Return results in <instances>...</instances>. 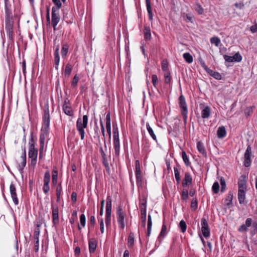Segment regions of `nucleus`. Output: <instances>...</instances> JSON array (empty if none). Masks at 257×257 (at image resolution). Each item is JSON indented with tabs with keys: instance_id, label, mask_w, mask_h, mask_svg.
Listing matches in <instances>:
<instances>
[{
	"instance_id": "1",
	"label": "nucleus",
	"mask_w": 257,
	"mask_h": 257,
	"mask_svg": "<svg viewBox=\"0 0 257 257\" xmlns=\"http://www.w3.org/2000/svg\"><path fill=\"white\" fill-rule=\"evenodd\" d=\"M50 117L48 103L45 104L44 112L42 116V126L41 129L40 143L41 147L43 148L45 140L49 132Z\"/></svg>"
},
{
	"instance_id": "2",
	"label": "nucleus",
	"mask_w": 257,
	"mask_h": 257,
	"mask_svg": "<svg viewBox=\"0 0 257 257\" xmlns=\"http://www.w3.org/2000/svg\"><path fill=\"white\" fill-rule=\"evenodd\" d=\"M88 124V116L84 115L82 119L78 118L76 122V128L79 132L82 140H84L85 132L84 129L86 128Z\"/></svg>"
},
{
	"instance_id": "3",
	"label": "nucleus",
	"mask_w": 257,
	"mask_h": 257,
	"mask_svg": "<svg viewBox=\"0 0 257 257\" xmlns=\"http://www.w3.org/2000/svg\"><path fill=\"white\" fill-rule=\"evenodd\" d=\"M179 103L184 123H186L188 114V108L185 97L182 94H181L179 98Z\"/></svg>"
},
{
	"instance_id": "4",
	"label": "nucleus",
	"mask_w": 257,
	"mask_h": 257,
	"mask_svg": "<svg viewBox=\"0 0 257 257\" xmlns=\"http://www.w3.org/2000/svg\"><path fill=\"white\" fill-rule=\"evenodd\" d=\"M111 197L107 196L106 198L105 216V224L107 227H108L110 225L111 223Z\"/></svg>"
},
{
	"instance_id": "5",
	"label": "nucleus",
	"mask_w": 257,
	"mask_h": 257,
	"mask_svg": "<svg viewBox=\"0 0 257 257\" xmlns=\"http://www.w3.org/2000/svg\"><path fill=\"white\" fill-rule=\"evenodd\" d=\"M116 215L117 222L119 224V226L121 229H123L125 226L124 220L126 216V214L122 210V207L120 206H118L117 209Z\"/></svg>"
},
{
	"instance_id": "6",
	"label": "nucleus",
	"mask_w": 257,
	"mask_h": 257,
	"mask_svg": "<svg viewBox=\"0 0 257 257\" xmlns=\"http://www.w3.org/2000/svg\"><path fill=\"white\" fill-rule=\"evenodd\" d=\"M54 42V67L56 70L58 69L59 62H60V56H59V44H57V40L55 39Z\"/></svg>"
},
{
	"instance_id": "7",
	"label": "nucleus",
	"mask_w": 257,
	"mask_h": 257,
	"mask_svg": "<svg viewBox=\"0 0 257 257\" xmlns=\"http://www.w3.org/2000/svg\"><path fill=\"white\" fill-rule=\"evenodd\" d=\"M251 148L248 145L244 155V165L246 167H248L251 165Z\"/></svg>"
},
{
	"instance_id": "8",
	"label": "nucleus",
	"mask_w": 257,
	"mask_h": 257,
	"mask_svg": "<svg viewBox=\"0 0 257 257\" xmlns=\"http://www.w3.org/2000/svg\"><path fill=\"white\" fill-rule=\"evenodd\" d=\"M201 231L203 236L207 238L210 235V229L207 220L205 218L201 219Z\"/></svg>"
},
{
	"instance_id": "9",
	"label": "nucleus",
	"mask_w": 257,
	"mask_h": 257,
	"mask_svg": "<svg viewBox=\"0 0 257 257\" xmlns=\"http://www.w3.org/2000/svg\"><path fill=\"white\" fill-rule=\"evenodd\" d=\"M223 58L225 61L227 62H239L242 60V56L239 52L235 53L233 56H229L225 54L223 55Z\"/></svg>"
},
{
	"instance_id": "10",
	"label": "nucleus",
	"mask_w": 257,
	"mask_h": 257,
	"mask_svg": "<svg viewBox=\"0 0 257 257\" xmlns=\"http://www.w3.org/2000/svg\"><path fill=\"white\" fill-rule=\"evenodd\" d=\"M50 181V173L49 171H47L45 173L44 178V186L43 187V190L45 194H47L49 190V182Z\"/></svg>"
},
{
	"instance_id": "11",
	"label": "nucleus",
	"mask_w": 257,
	"mask_h": 257,
	"mask_svg": "<svg viewBox=\"0 0 257 257\" xmlns=\"http://www.w3.org/2000/svg\"><path fill=\"white\" fill-rule=\"evenodd\" d=\"M10 192L11 197L13 199V202L15 205L19 204V200L17 197V194L16 192V188L15 184L12 183L10 186Z\"/></svg>"
},
{
	"instance_id": "12",
	"label": "nucleus",
	"mask_w": 257,
	"mask_h": 257,
	"mask_svg": "<svg viewBox=\"0 0 257 257\" xmlns=\"http://www.w3.org/2000/svg\"><path fill=\"white\" fill-rule=\"evenodd\" d=\"M56 8L53 7L52 9V25L55 30L56 27L60 21V18L58 14H56Z\"/></svg>"
},
{
	"instance_id": "13",
	"label": "nucleus",
	"mask_w": 257,
	"mask_h": 257,
	"mask_svg": "<svg viewBox=\"0 0 257 257\" xmlns=\"http://www.w3.org/2000/svg\"><path fill=\"white\" fill-rule=\"evenodd\" d=\"M6 30L7 36L11 40L13 39V25L12 22L10 21H6Z\"/></svg>"
},
{
	"instance_id": "14",
	"label": "nucleus",
	"mask_w": 257,
	"mask_h": 257,
	"mask_svg": "<svg viewBox=\"0 0 257 257\" xmlns=\"http://www.w3.org/2000/svg\"><path fill=\"white\" fill-rule=\"evenodd\" d=\"M38 150L35 148L34 145L31 144L29 151V157L30 159H37Z\"/></svg>"
},
{
	"instance_id": "15",
	"label": "nucleus",
	"mask_w": 257,
	"mask_h": 257,
	"mask_svg": "<svg viewBox=\"0 0 257 257\" xmlns=\"http://www.w3.org/2000/svg\"><path fill=\"white\" fill-rule=\"evenodd\" d=\"M238 189L246 190V180L244 175H241L238 182Z\"/></svg>"
},
{
	"instance_id": "16",
	"label": "nucleus",
	"mask_w": 257,
	"mask_h": 257,
	"mask_svg": "<svg viewBox=\"0 0 257 257\" xmlns=\"http://www.w3.org/2000/svg\"><path fill=\"white\" fill-rule=\"evenodd\" d=\"M246 190H238L237 197L240 204H242L244 203L245 199V194Z\"/></svg>"
},
{
	"instance_id": "17",
	"label": "nucleus",
	"mask_w": 257,
	"mask_h": 257,
	"mask_svg": "<svg viewBox=\"0 0 257 257\" xmlns=\"http://www.w3.org/2000/svg\"><path fill=\"white\" fill-rule=\"evenodd\" d=\"M192 178L190 174L188 172L185 173V177L182 182V186L185 187L191 184Z\"/></svg>"
},
{
	"instance_id": "18",
	"label": "nucleus",
	"mask_w": 257,
	"mask_h": 257,
	"mask_svg": "<svg viewBox=\"0 0 257 257\" xmlns=\"http://www.w3.org/2000/svg\"><path fill=\"white\" fill-rule=\"evenodd\" d=\"M233 198V194L232 191H229L228 193V194L227 196L226 197L225 199V203L226 205L228 207L230 208L231 206H232V199Z\"/></svg>"
},
{
	"instance_id": "19",
	"label": "nucleus",
	"mask_w": 257,
	"mask_h": 257,
	"mask_svg": "<svg viewBox=\"0 0 257 257\" xmlns=\"http://www.w3.org/2000/svg\"><path fill=\"white\" fill-rule=\"evenodd\" d=\"M69 101L65 99V114L72 116L74 114L73 110L69 104Z\"/></svg>"
},
{
	"instance_id": "20",
	"label": "nucleus",
	"mask_w": 257,
	"mask_h": 257,
	"mask_svg": "<svg viewBox=\"0 0 257 257\" xmlns=\"http://www.w3.org/2000/svg\"><path fill=\"white\" fill-rule=\"evenodd\" d=\"M197 148L199 153L201 154L203 157H207V153L206 152V150L204 148L203 144L200 141L198 142Z\"/></svg>"
},
{
	"instance_id": "21",
	"label": "nucleus",
	"mask_w": 257,
	"mask_h": 257,
	"mask_svg": "<svg viewBox=\"0 0 257 257\" xmlns=\"http://www.w3.org/2000/svg\"><path fill=\"white\" fill-rule=\"evenodd\" d=\"M146 3L147 11L149 15V19L150 21H152L153 15L152 10L151 0H146Z\"/></svg>"
},
{
	"instance_id": "22",
	"label": "nucleus",
	"mask_w": 257,
	"mask_h": 257,
	"mask_svg": "<svg viewBox=\"0 0 257 257\" xmlns=\"http://www.w3.org/2000/svg\"><path fill=\"white\" fill-rule=\"evenodd\" d=\"M52 215H53V222L54 224L58 223L59 221V216H58V209L57 208L53 207L52 210Z\"/></svg>"
},
{
	"instance_id": "23",
	"label": "nucleus",
	"mask_w": 257,
	"mask_h": 257,
	"mask_svg": "<svg viewBox=\"0 0 257 257\" xmlns=\"http://www.w3.org/2000/svg\"><path fill=\"white\" fill-rule=\"evenodd\" d=\"M206 72H207L208 74H209L210 75L214 77L215 79L217 80L221 79L222 76L219 73L217 72H215L210 69L209 68L208 70H207Z\"/></svg>"
},
{
	"instance_id": "24",
	"label": "nucleus",
	"mask_w": 257,
	"mask_h": 257,
	"mask_svg": "<svg viewBox=\"0 0 257 257\" xmlns=\"http://www.w3.org/2000/svg\"><path fill=\"white\" fill-rule=\"evenodd\" d=\"M144 38L146 40L151 39V29L149 26H145L144 29Z\"/></svg>"
},
{
	"instance_id": "25",
	"label": "nucleus",
	"mask_w": 257,
	"mask_h": 257,
	"mask_svg": "<svg viewBox=\"0 0 257 257\" xmlns=\"http://www.w3.org/2000/svg\"><path fill=\"white\" fill-rule=\"evenodd\" d=\"M226 130L224 126L219 127L217 131V135L219 138H222L226 135Z\"/></svg>"
},
{
	"instance_id": "26",
	"label": "nucleus",
	"mask_w": 257,
	"mask_h": 257,
	"mask_svg": "<svg viewBox=\"0 0 257 257\" xmlns=\"http://www.w3.org/2000/svg\"><path fill=\"white\" fill-rule=\"evenodd\" d=\"M56 91L57 92V93H58V102H59V105H61L63 111H64V101L63 100L61 91L60 89V95H59V93H58L59 89L58 88H56Z\"/></svg>"
},
{
	"instance_id": "27",
	"label": "nucleus",
	"mask_w": 257,
	"mask_h": 257,
	"mask_svg": "<svg viewBox=\"0 0 257 257\" xmlns=\"http://www.w3.org/2000/svg\"><path fill=\"white\" fill-rule=\"evenodd\" d=\"M210 114V109L209 106H206L201 111V116L203 118H208Z\"/></svg>"
},
{
	"instance_id": "28",
	"label": "nucleus",
	"mask_w": 257,
	"mask_h": 257,
	"mask_svg": "<svg viewBox=\"0 0 257 257\" xmlns=\"http://www.w3.org/2000/svg\"><path fill=\"white\" fill-rule=\"evenodd\" d=\"M152 222L151 219V216L149 214L148 217V224H147V236H149L151 234L152 229Z\"/></svg>"
},
{
	"instance_id": "29",
	"label": "nucleus",
	"mask_w": 257,
	"mask_h": 257,
	"mask_svg": "<svg viewBox=\"0 0 257 257\" xmlns=\"http://www.w3.org/2000/svg\"><path fill=\"white\" fill-rule=\"evenodd\" d=\"M137 185L138 187H142L143 180L141 173H136Z\"/></svg>"
},
{
	"instance_id": "30",
	"label": "nucleus",
	"mask_w": 257,
	"mask_h": 257,
	"mask_svg": "<svg viewBox=\"0 0 257 257\" xmlns=\"http://www.w3.org/2000/svg\"><path fill=\"white\" fill-rule=\"evenodd\" d=\"M97 244L95 241H91L89 242V249L90 253H93L95 251Z\"/></svg>"
},
{
	"instance_id": "31",
	"label": "nucleus",
	"mask_w": 257,
	"mask_h": 257,
	"mask_svg": "<svg viewBox=\"0 0 257 257\" xmlns=\"http://www.w3.org/2000/svg\"><path fill=\"white\" fill-rule=\"evenodd\" d=\"M146 127H147V129L149 134L150 135V136H151L152 139L157 142L156 136L155 134H154L153 130H152V127L150 126L149 123H147Z\"/></svg>"
},
{
	"instance_id": "32",
	"label": "nucleus",
	"mask_w": 257,
	"mask_h": 257,
	"mask_svg": "<svg viewBox=\"0 0 257 257\" xmlns=\"http://www.w3.org/2000/svg\"><path fill=\"white\" fill-rule=\"evenodd\" d=\"M183 58L186 62L188 63H191L193 61V58L189 53H185L183 54Z\"/></svg>"
},
{
	"instance_id": "33",
	"label": "nucleus",
	"mask_w": 257,
	"mask_h": 257,
	"mask_svg": "<svg viewBox=\"0 0 257 257\" xmlns=\"http://www.w3.org/2000/svg\"><path fill=\"white\" fill-rule=\"evenodd\" d=\"M52 183L53 185H55L57 183V179H58V171L54 169L52 171Z\"/></svg>"
},
{
	"instance_id": "34",
	"label": "nucleus",
	"mask_w": 257,
	"mask_h": 257,
	"mask_svg": "<svg viewBox=\"0 0 257 257\" xmlns=\"http://www.w3.org/2000/svg\"><path fill=\"white\" fill-rule=\"evenodd\" d=\"M134 243V234L133 232H131L128 237L127 244L128 247H131Z\"/></svg>"
},
{
	"instance_id": "35",
	"label": "nucleus",
	"mask_w": 257,
	"mask_h": 257,
	"mask_svg": "<svg viewBox=\"0 0 257 257\" xmlns=\"http://www.w3.org/2000/svg\"><path fill=\"white\" fill-rule=\"evenodd\" d=\"M254 108L255 106L254 105L247 107L244 110L245 116L247 117L250 116L253 113Z\"/></svg>"
},
{
	"instance_id": "36",
	"label": "nucleus",
	"mask_w": 257,
	"mask_h": 257,
	"mask_svg": "<svg viewBox=\"0 0 257 257\" xmlns=\"http://www.w3.org/2000/svg\"><path fill=\"white\" fill-rule=\"evenodd\" d=\"M62 190V186L61 185H59L56 187V195H57V199L56 201L57 202H59L60 200V196H61V193Z\"/></svg>"
},
{
	"instance_id": "37",
	"label": "nucleus",
	"mask_w": 257,
	"mask_h": 257,
	"mask_svg": "<svg viewBox=\"0 0 257 257\" xmlns=\"http://www.w3.org/2000/svg\"><path fill=\"white\" fill-rule=\"evenodd\" d=\"M212 190L214 194H217L219 191V185L218 182H215L213 183Z\"/></svg>"
},
{
	"instance_id": "38",
	"label": "nucleus",
	"mask_w": 257,
	"mask_h": 257,
	"mask_svg": "<svg viewBox=\"0 0 257 257\" xmlns=\"http://www.w3.org/2000/svg\"><path fill=\"white\" fill-rule=\"evenodd\" d=\"M182 159L183 160V161H184V163L185 164V165L187 166H189L190 162H189L188 158L187 155L186 153H185V152L183 151L182 152Z\"/></svg>"
},
{
	"instance_id": "39",
	"label": "nucleus",
	"mask_w": 257,
	"mask_h": 257,
	"mask_svg": "<svg viewBox=\"0 0 257 257\" xmlns=\"http://www.w3.org/2000/svg\"><path fill=\"white\" fill-rule=\"evenodd\" d=\"M114 148L115 150V155L117 157H118L119 155L120 152V144L118 143H113Z\"/></svg>"
},
{
	"instance_id": "40",
	"label": "nucleus",
	"mask_w": 257,
	"mask_h": 257,
	"mask_svg": "<svg viewBox=\"0 0 257 257\" xmlns=\"http://www.w3.org/2000/svg\"><path fill=\"white\" fill-rule=\"evenodd\" d=\"M198 206V201L196 198H193L191 203V208L194 211L196 210Z\"/></svg>"
},
{
	"instance_id": "41",
	"label": "nucleus",
	"mask_w": 257,
	"mask_h": 257,
	"mask_svg": "<svg viewBox=\"0 0 257 257\" xmlns=\"http://www.w3.org/2000/svg\"><path fill=\"white\" fill-rule=\"evenodd\" d=\"M26 165V161H24L21 162V164H19L18 166V169L20 173L22 175L23 173V170Z\"/></svg>"
},
{
	"instance_id": "42",
	"label": "nucleus",
	"mask_w": 257,
	"mask_h": 257,
	"mask_svg": "<svg viewBox=\"0 0 257 257\" xmlns=\"http://www.w3.org/2000/svg\"><path fill=\"white\" fill-rule=\"evenodd\" d=\"M174 174H175V177L177 181V183L179 184L180 182V173L179 172L178 169L176 167L174 168Z\"/></svg>"
},
{
	"instance_id": "43",
	"label": "nucleus",
	"mask_w": 257,
	"mask_h": 257,
	"mask_svg": "<svg viewBox=\"0 0 257 257\" xmlns=\"http://www.w3.org/2000/svg\"><path fill=\"white\" fill-rule=\"evenodd\" d=\"M210 42L211 44H214L215 46L218 47L220 43V40L219 38L214 37L211 38Z\"/></svg>"
},
{
	"instance_id": "44",
	"label": "nucleus",
	"mask_w": 257,
	"mask_h": 257,
	"mask_svg": "<svg viewBox=\"0 0 257 257\" xmlns=\"http://www.w3.org/2000/svg\"><path fill=\"white\" fill-rule=\"evenodd\" d=\"M166 230H167V226L165 224H163L162 225L161 231L160 233L158 238H160L161 237L163 238L165 236Z\"/></svg>"
},
{
	"instance_id": "45",
	"label": "nucleus",
	"mask_w": 257,
	"mask_h": 257,
	"mask_svg": "<svg viewBox=\"0 0 257 257\" xmlns=\"http://www.w3.org/2000/svg\"><path fill=\"white\" fill-rule=\"evenodd\" d=\"M164 77H165V83L166 84H169L171 81V77L170 75V73L169 71H167V72H165L164 74Z\"/></svg>"
},
{
	"instance_id": "46",
	"label": "nucleus",
	"mask_w": 257,
	"mask_h": 257,
	"mask_svg": "<svg viewBox=\"0 0 257 257\" xmlns=\"http://www.w3.org/2000/svg\"><path fill=\"white\" fill-rule=\"evenodd\" d=\"M188 198V191L186 189H184L182 191L181 199L183 200H186Z\"/></svg>"
},
{
	"instance_id": "47",
	"label": "nucleus",
	"mask_w": 257,
	"mask_h": 257,
	"mask_svg": "<svg viewBox=\"0 0 257 257\" xmlns=\"http://www.w3.org/2000/svg\"><path fill=\"white\" fill-rule=\"evenodd\" d=\"M220 185H221V192H223L225 191L226 189V183L225 179L221 177L220 180Z\"/></svg>"
},
{
	"instance_id": "48",
	"label": "nucleus",
	"mask_w": 257,
	"mask_h": 257,
	"mask_svg": "<svg viewBox=\"0 0 257 257\" xmlns=\"http://www.w3.org/2000/svg\"><path fill=\"white\" fill-rule=\"evenodd\" d=\"M195 9L199 15H201L203 13V9L201 7V6L198 3L196 4L195 6Z\"/></svg>"
},
{
	"instance_id": "49",
	"label": "nucleus",
	"mask_w": 257,
	"mask_h": 257,
	"mask_svg": "<svg viewBox=\"0 0 257 257\" xmlns=\"http://www.w3.org/2000/svg\"><path fill=\"white\" fill-rule=\"evenodd\" d=\"M179 227H180V228L181 229V231L182 232L184 233L186 231V228H187V225H186V222L183 220H182L180 221V222L179 223Z\"/></svg>"
},
{
	"instance_id": "50",
	"label": "nucleus",
	"mask_w": 257,
	"mask_h": 257,
	"mask_svg": "<svg viewBox=\"0 0 257 257\" xmlns=\"http://www.w3.org/2000/svg\"><path fill=\"white\" fill-rule=\"evenodd\" d=\"M61 1L64 3V0H52L53 3L56 6L57 10L60 9L62 7Z\"/></svg>"
},
{
	"instance_id": "51",
	"label": "nucleus",
	"mask_w": 257,
	"mask_h": 257,
	"mask_svg": "<svg viewBox=\"0 0 257 257\" xmlns=\"http://www.w3.org/2000/svg\"><path fill=\"white\" fill-rule=\"evenodd\" d=\"M162 70L165 72H167V71H169L168 70V63L167 60H164L162 62Z\"/></svg>"
},
{
	"instance_id": "52",
	"label": "nucleus",
	"mask_w": 257,
	"mask_h": 257,
	"mask_svg": "<svg viewBox=\"0 0 257 257\" xmlns=\"http://www.w3.org/2000/svg\"><path fill=\"white\" fill-rule=\"evenodd\" d=\"M40 225L37 224V226L35 229L34 233V238H39L40 233Z\"/></svg>"
},
{
	"instance_id": "53",
	"label": "nucleus",
	"mask_w": 257,
	"mask_h": 257,
	"mask_svg": "<svg viewBox=\"0 0 257 257\" xmlns=\"http://www.w3.org/2000/svg\"><path fill=\"white\" fill-rule=\"evenodd\" d=\"M108 127H111V119L109 112L106 116V128Z\"/></svg>"
},
{
	"instance_id": "54",
	"label": "nucleus",
	"mask_w": 257,
	"mask_h": 257,
	"mask_svg": "<svg viewBox=\"0 0 257 257\" xmlns=\"http://www.w3.org/2000/svg\"><path fill=\"white\" fill-rule=\"evenodd\" d=\"M77 212L76 210H74L72 212V216L70 219V222L71 224H73L75 219L77 218Z\"/></svg>"
},
{
	"instance_id": "55",
	"label": "nucleus",
	"mask_w": 257,
	"mask_h": 257,
	"mask_svg": "<svg viewBox=\"0 0 257 257\" xmlns=\"http://www.w3.org/2000/svg\"><path fill=\"white\" fill-rule=\"evenodd\" d=\"M5 1V6L6 9V13L8 14L10 10V8L11 7V5L9 2V0H4Z\"/></svg>"
},
{
	"instance_id": "56",
	"label": "nucleus",
	"mask_w": 257,
	"mask_h": 257,
	"mask_svg": "<svg viewBox=\"0 0 257 257\" xmlns=\"http://www.w3.org/2000/svg\"><path fill=\"white\" fill-rule=\"evenodd\" d=\"M35 245L34 249L36 252H38L39 249V238H34Z\"/></svg>"
},
{
	"instance_id": "57",
	"label": "nucleus",
	"mask_w": 257,
	"mask_h": 257,
	"mask_svg": "<svg viewBox=\"0 0 257 257\" xmlns=\"http://www.w3.org/2000/svg\"><path fill=\"white\" fill-rule=\"evenodd\" d=\"M72 69V66L70 64H67L65 67V75H70Z\"/></svg>"
},
{
	"instance_id": "58",
	"label": "nucleus",
	"mask_w": 257,
	"mask_h": 257,
	"mask_svg": "<svg viewBox=\"0 0 257 257\" xmlns=\"http://www.w3.org/2000/svg\"><path fill=\"white\" fill-rule=\"evenodd\" d=\"M80 222L82 227H84L86 223V218L84 214H82L80 216Z\"/></svg>"
},
{
	"instance_id": "59",
	"label": "nucleus",
	"mask_w": 257,
	"mask_h": 257,
	"mask_svg": "<svg viewBox=\"0 0 257 257\" xmlns=\"http://www.w3.org/2000/svg\"><path fill=\"white\" fill-rule=\"evenodd\" d=\"M136 170L135 173H141L140 163L139 160H136L135 162Z\"/></svg>"
},
{
	"instance_id": "60",
	"label": "nucleus",
	"mask_w": 257,
	"mask_h": 257,
	"mask_svg": "<svg viewBox=\"0 0 257 257\" xmlns=\"http://www.w3.org/2000/svg\"><path fill=\"white\" fill-rule=\"evenodd\" d=\"M146 214H141L142 225L143 227L146 226Z\"/></svg>"
},
{
	"instance_id": "61",
	"label": "nucleus",
	"mask_w": 257,
	"mask_h": 257,
	"mask_svg": "<svg viewBox=\"0 0 257 257\" xmlns=\"http://www.w3.org/2000/svg\"><path fill=\"white\" fill-rule=\"evenodd\" d=\"M152 79L153 85V86L155 87H156L157 82V81H158L157 76L156 74H153L152 76Z\"/></svg>"
},
{
	"instance_id": "62",
	"label": "nucleus",
	"mask_w": 257,
	"mask_h": 257,
	"mask_svg": "<svg viewBox=\"0 0 257 257\" xmlns=\"http://www.w3.org/2000/svg\"><path fill=\"white\" fill-rule=\"evenodd\" d=\"M239 232H246L248 230V228L244 224L241 225L238 229Z\"/></svg>"
},
{
	"instance_id": "63",
	"label": "nucleus",
	"mask_w": 257,
	"mask_h": 257,
	"mask_svg": "<svg viewBox=\"0 0 257 257\" xmlns=\"http://www.w3.org/2000/svg\"><path fill=\"white\" fill-rule=\"evenodd\" d=\"M252 220L250 218H247L245 220V224H244L247 226V227H248L250 226L252 224Z\"/></svg>"
},
{
	"instance_id": "64",
	"label": "nucleus",
	"mask_w": 257,
	"mask_h": 257,
	"mask_svg": "<svg viewBox=\"0 0 257 257\" xmlns=\"http://www.w3.org/2000/svg\"><path fill=\"white\" fill-rule=\"evenodd\" d=\"M78 80H79V78L77 76V75H76L73 80H72V85L73 86V87H75L77 85V84L78 82Z\"/></svg>"
}]
</instances>
